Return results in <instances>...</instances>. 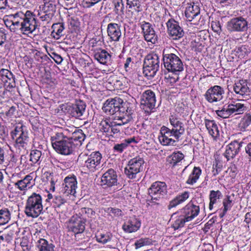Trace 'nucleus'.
I'll return each instance as SVG.
<instances>
[{
	"label": "nucleus",
	"instance_id": "64",
	"mask_svg": "<svg viewBox=\"0 0 251 251\" xmlns=\"http://www.w3.org/2000/svg\"><path fill=\"white\" fill-rule=\"evenodd\" d=\"M52 202L54 207H60L61 205L66 202V201L61 196L57 195L54 196Z\"/></svg>",
	"mask_w": 251,
	"mask_h": 251
},
{
	"label": "nucleus",
	"instance_id": "55",
	"mask_svg": "<svg viewBox=\"0 0 251 251\" xmlns=\"http://www.w3.org/2000/svg\"><path fill=\"white\" fill-rule=\"evenodd\" d=\"M11 218V214L9 210L4 208L0 210V225L7 224Z\"/></svg>",
	"mask_w": 251,
	"mask_h": 251
},
{
	"label": "nucleus",
	"instance_id": "10",
	"mask_svg": "<svg viewBox=\"0 0 251 251\" xmlns=\"http://www.w3.org/2000/svg\"><path fill=\"white\" fill-rule=\"evenodd\" d=\"M101 186L105 190L115 191L117 189L115 187L118 185V176L116 172L113 169H108L101 177Z\"/></svg>",
	"mask_w": 251,
	"mask_h": 251
},
{
	"label": "nucleus",
	"instance_id": "54",
	"mask_svg": "<svg viewBox=\"0 0 251 251\" xmlns=\"http://www.w3.org/2000/svg\"><path fill=\"white\" fill-rule=\"evenodd\" d=\"M77 215V217H80L86 221L87 218H92L95 215V212L91 208H81Z\"/></svg>",
	"mask_w": 251,
	"mask_h": 251
},
{
	"label": "nucleus",
	"instance_id": "27",
	"mask_svg": "<svg viewBox=\"0 0 251 251\" xmlns=\"http://www.w3.org/2000/svg\"><path fill=\"white\" fill-rule=\"evenodd\" d=\"M33 176V173H31L25 176L24 178L18 180L14 183L15 187L21 191L25 192L34 184Z\"/></svg>",
	"mask_w": 251,
	"mask_h": 251
},
{
	"label": "nucleus",
	"instance_id": "63",
	"mask_svg": "<svg viewBox=\"0 0 251 251\" xmlns=\"http://www.w3.org/2000/svg\"><path fill=\"white\" fill-rule=\"evenodd\" d=\"M26 131V130L24 129V127L23 126H16L14 129L10 133L11 138L16 141L20 136H21V132Z\"/></svg>",
	"mask_w": 251,
	"mask_h": 251
},
{
	"label": "nucleus",
	"instance_id": "41",
	"mask_svg": "<svg viewBox=\"0 0 251 251\" xmlns=\"http://www.w3.org/2000/svg\"><path fill=\"white\" fill-rule=\"evenodd\" d=\"M51 28L52 30L50 35L54 39L58 40L64 35L65 26L63 23H54L52 25Z\"/></svg>",
	"mask_w": 251,
	"mask_h": 251
},
{
	"label": "nucleus",
	"instance_id": "26",
	"mask_svg": "<svg viewBox=\"0 0 251 251\" xmlns=\"http://www.w3.org/2000/svg\"><path fill=\"white\" fill-rule=\"evenodd\" d=\"M172 136H174V133L171 129L164 126L161 127L158 139L162 145H175L176 141L171 138Z\"/></svg>",
	"mask_w": 251,
	"mask_h": 251
},
{
	"label": "nucleus",
	"instance_id": "47",
	"mask_svg": "<svg viewBox=\"0 0 251 251\" xmlns=\"http://www.w3.org/2000/svg\"><path fill=\"white\" fill-rule=\"evenodd\" d=\"M21 134V136H20L15 141V147L25 149L28 141V132L27 131H22Z\"/></svg>",
	"mask_w": 251,
	"mask_h": 251
},
{
	"label": "nucleus",
	"instance_id": "61",
	"mask_svg": "<svg viewBox=\"0 0 251 251\" xmlns=\"http://www.w3.org/2000/svg\"><path fill=\"white\" fill-rule=\"evenodd\" d=\"M31 243L29 241V237L27 236H23L21 239L20 246L23 251H30L31 249Z\"/></svg>",
	"mask_w": 251,
	"mask_h": 251
},
{
	"label": "nucleus",
	"instance_id": "43",
	"mask_svg": "<svg viewBox=\"0 0 251 251\" xmlns=\"http://www.w3.org/2000/svg\"><path fill=\"white\" fill-rule=\"evenodd\" d=\"M113 238L112 234L109 232H99L96 233L95 238L97 242L105 244L110 242Z\"/></svg>",
	"mask_w": 251,
	"mask_h": 251
},
{
	"label": "nucleus",
	"instance_id": "52",
	"mask_svg": "<svg viewBox=\"0 0 251 251\" xmlns=\"http://www.w3.org/2000/svg\"><path fill=\"white\" fill-rule=\"evenodd\" d=\"M68 26L72 32L79 30L80 23L76 16L69 17L68 19Z\"/></svg>",
	"mask_w": 251,
	"mask_h": 251
},
{
	"label": "nucleus",
	"instance_id": "19",
	"mask_svg": "<svg viewBox=\"0 0 251 251\" xmlns=\"http://www.w3.org/2000/svg\"><path fill=\"white\" fill-rule=\"evenodd\" d=\"M141 28L146 41L151 42L152 44H155L157 42V35L151 23L144 21L141 25Z\"/></svg>",
	"mask_w": 251,
	"mask_h": 251
},
{
	"label": "nucleus",
	"instance_id": "18",
	"mask_svg": "<svg viewBox=\"0 0 251 251\" xmlns=\"http://www.w3.org/2000/svg\"><path fill=\"white\" fill-rule=\"evenodd\" d=\"M42 180L44 185H46L50 191L54 192L56 184L58 182L59 176L50 170H47L45 167L42 169Z\"/></svg>",
	"mask_w": 251,
	"mask_h": 251
},
{
	"label": "nucleus",
	"instance_id": "15",
	"mask_svg": "<svg viewBox=\"0 0 251 251\" xmlns=\"http://www.w3.org/2000/svg\"><path fill=\"white\" fill-rule=\"evenodd\" d=\"M86 221L80 217L73 216L67 223V228L68 232L74 233L75 236L77 234H81L85 229Z\"/></svg>",
	"mask_w": 251,
	"mask_h": 251
},
{
	"label": "nucleus",
	"instance_id": "23",
	"mask_svg": "<svg viewBox=\"0 0 251 251\" xmlns=\"http://www.w3.org/2000/svg\"><path fill=\"white\" fill-rule=\"evenodd\" d=\"M244 140V139L241 142H238L237 140H235L226 146V149L224 155L227 161L233 159L239 153L241 148L243 144H244L243 140Z\"/></svg>",
	"mask_w": 251,
	"mask_h": 251
},
{
	"label": "nucleus",
	"instance_id": "62",
	"mask_svg": "<svg viewBox=\"0 0 251 251\" xmlns=\"http://www.w3.org/2000/svg\"><path fill=\"white\" fill-rule=\"evenodd\" d=\"M151 244V240L149 238H142L136 241L134 243L135 248L139 249L143 246L149 245Z\"/></svg>",
	"mask_w": 251,
	"mask_h": 251
},
{
	"label": "nucleus",
	"instance_id": "58",
	"mask_svg": "<svg viewBox=\"0 0 251 251\" xmlns=\"http://www.w3.org/2000/svg\"><path fill=\"white\" fill-rule=\"evenodd\" d=\"M126 4L129 9H133L136 12H139L143 10L142 5L139 0H126Z\"/></svg>",
	"mask_w": 251,
	"mask_h": 251
},
{
	"label": "nucleus",
	"instance_id": "14",
	"mask_svg": "<svg viewBox=\"0 0 251 251\" xmlns=\"http://www.w3.org/2000/svg\"><path fill=\"white\" fill-rule=\"evenodd\" d=\"M167 31L170 39L178 40L181 38L184 34L183 28L180 26L178 22L174 18L168 20L166 23Z\"/></svg>",
	"mask_w": 251,
	"mask_h": 251
},
{
	"label": "nucleus",
	"instance_id": "36",
	"mask_svg": "<svg viewBox=\"0 0 251 251\" xmlns=\"http://www.w3.org/2000/svg\"><path fill=\"white\" fill-rule=\"evenodd\" d=\"M96 123L99 125L100 131L108 137L112 124L110 119L100 116L96 120Z\"/></svg>",
	"mask_w": 251,
	"mask_h": 251
},
{
	"label": "nucleus",
	"instance_id": "1",
	"mask_svg": "<svg viewBox=\"0 0 251 251\" xmlns=\"http://www.w3.org/2000/svg\"><path fill=\"white\" fill-rule=\"evenodd\" d=\"M86 135L82 130L75 127H59L53 132L50 141L53 149L62 155H69L74 151L75 145L80 146Z\"/></svg>",
	"mask_w": 251,
	"mask_h": 251
},
{
	"label": "nucleus",
	"instance_id": "30",
	"mask_svg": "<svg viewBox=\"0 0 251 251\" xmlns=\"http://www.w3.org/2000/svg\"><path fill=\"white\" fill-rule=\"evenodd\" d=\"M107 32L111 41L118 42L122 36L121 25L116 23H110L107 25Z\"/></svg>",
	"mask_w": 251,
	"mask_h": 251
},
{
	"label": "nucleus",
	"instance_id": "11",
	"mask_svg": "<svg viewBox=\"0 0 251 251\" xmlns=\"http://www.w3.org/2000/svg\"><path fill=\"white\" fill-rule=\"evenodd\" d=\"M226 28L229 32H244L249 28V22L243 16L233 17L227 23Z\"/></svg>",
	"mask_w": 251,
	"mask_h": 251
},
{
	"label": "nucleus",
	"instance_id": "31",
	"mask_svg": "<svg viewBox=\"0 0 251 251\" xmlns=\"http://www.w3.org/2000/svg\"><path fill=\"white\" fill-rule=\"evenodd\" d=\"M93 54L95 59L101 64L108 65L111 63V55L104 49H96Z\"/></svg>",
	"mask_w": 251,
	"mask_h": 251
},
{
	"label": "nucleus",
	"instance_id": "39",
	"mask_svg": "<svg viewBox=\"0 0 251 251\" xmlns=\"http://www.w3.org/2000/svg\"><path fill=\"white\" fill-rule=\"evenodd\" d=\"M204 124L208 131V133L212 137L215 138L219 136V127L214 120L205 119Z\"/></svg>",
	"mask_w": 251,
	"mask_h": 251
},
{
	"label": "nucleus",
	"instance_id": "35",
	"mask_svg": "<svg viewBox=\"0 0 251 251\" xmlns=\"http://www.w3.org/2000/svg\"><path fill=\"white\" fill-rule=\"evenodd\" d=\"M109 83L112 84L114 89L120 90H125L129 86V84L126 77H118L117 76H110L108 79Z\"/></svg>",
	"mask_w": 251,
	"mask_h": 251
},
{
	"label": "nucleus",
	"instance_id": "46",
	"mask_svg": "<svg viewBox=\"0 0 251 251\" xmlns=\"http://www.w3.org/2000/svg\"><path fill=\"white\" fill-rule=\"evenodd\" d=\"M222 203L223 209L222 212L219 214V217L221 218H223L233 205V202L231 196L228 195L225 196L223 200Z\"/></svg>",
	"mask_w": 251,
	"mask_h": 251
},
{
	"label": "nucleus",
	"instance_id": "51",
	"mask_svg": "<svg viewBox=\"0 0 251 251\" xmlns=\"http://www.w3.org/2000/svg\"><path fill=\"white\" fill-rule=\"evenodd\" d=\"M42 152L38 150H32L30 151L29 161L31 165L39 164L41 161Z\"/></svg>",
	"mask_w": 251,
	"mask_h": 251
},
{
	"label": "nucleus",
	"instance_id": "4",
	"mask_svg": "<svg viewBox=\"0 0 251 251\" xmlns=\"http://www.w3.org/2000/svg\"><path fill=\"white\" fill-rule=\"evenodd\" d=\"M242 101H245V100L238 99L237 101H232L224 105L221 109L216 110L215 112L219 117L223 119L243 114L247 110V107L245 104L241 102Z\"/></svg>",
	"mask_w": 251,
	"mask_h": 251
},
{
	"label": "nucleus",
	"instance_id": "17",
	"mask_svg": "<svg viewBox=\"0 0 251 251\" xmlns=\"http://www.w3.org/2000/svg\"><path fill=\"white\" fill-rule=\"evenodd\" d=\"M149 194L151 198L150 201L152 202L153 200H159L167 193V187L165 182L156 181L153 183L149 189Z\"/></svg>",
	"mask_w": 251,
	"mask_h": 251
},
{
	"label": "nucleus",
	"instance_id": "24",
	"mask_svg": "<svg viewBox=\"0 0 251 251\" xmlns=\"http://www.w3.org/2000/svg\"><path fill=\"white\" fill-rule=\"evenodd\" d=\"M169 122L172 126V128L171 130L174 133V137L177 141H178L185 132L184 124L175 116H170Z\"/></svg>",
	"mask_w": 251,
	"mask_h": 251
},
{
	"label": "nucleus",
	"instance_id": "2",
	"mask_svg": "<svg viewBox=\"0 0 251 251\" xmlns=\"http://www.w3.org/2000/svg\"><path fill=\"white\" fill-rule=\"evenodd\" d=\"M3 21L11 31L20 30L25 34L32 33L38 26L36 15L28 10L16 9L12 13L5 15Z\"/></svg>",
	"mask_w": 251,
	"mask_h": 251
},
{
	"label": "nucleus",
	"instance_id": "56",
	"mask_svg": "<svg viewBox=\"0 0 251 251\" xmlns=\"http://www.w3.org/2000/svg\"><path fill=\"white\" fill-rule=\"evenodd\" d=\"M125 108H122V114H121V113H118V114H119V116H118V119L117 120L118 122H116V125H119L120 126L124 125L125 124H126L131 121L133 119H128V118H130L128 115L127 114H126L125 113Z\"/></svg>",
	"mask_w": 251,
	"mask_h": 251
},
{
	"label": "nucleus",
	"instance_id": "42",
	"mask_svg": "<svg viewBox=\"0 0 251 251\" xmlns=\"http://www.w3.org/2000/svg\"><path fill=\"white\" fill-rule=\"evenodd\" d=\"M202 173V170L200 167L195 166L191 173L189 174L185 183L189 185H193L196 183L200 177Z\"/></svg>",
	"mask_w": 251,
	"mask_h": 251
},
{
	"label": "nucleus",
	"instance_id": "5",
	"mask_svg": "<svg viewBox=\"0 0 251 251\" xmlns=\"http://www.w3.org/2000/svg\"><path fill=\"white\" fill-rule=\"evenodd\" d=\"M162 61L164 68L169 72L178 74L183 70V64L180 58L173 53H169L168 50L164 49Z\"/></svg>",
	"mask_w": 251,
	"mask_h": 251
},
{
	"label": "nucleus",
	"instance_id": "8",
	"mask_svg": "<svg viewBox=\"0 0 251 251\" xmlns=\"http://www.w3.org/2000/svg\"><path fill=\"white\" fill-rule=\"evenodd\" d=\"M84 170L89 173H94L101 167L102 155L99 151H95L90 154H85Z\"/></svg>",
	"mask_w": 251,
	"mask_h": 251
},
{
	"label": "nucleus",
	"instance_id": "22",
	"mask_svg": "<svg viewBox=\"0 0 251 251\" xmlns=\"http://www.w3.org/2000/svg\"><path fill=\"white\" fill-rule=\"evenodd\" d=\"M184 15L187 21L192 22L195 19L197 20L200 17V7L194 2L188 3L185 7ZM194 24L198 25L197 21Z\"/></svg>",
	"mask_w": 251,
	"mask_h": 251
},
{
	"label": "nucleus",
	"instance_id": "25",
	"mask_svg": "<svg viewBox=\"0 0 251 251\" xmlns=\"http://www.w3.org/2000/svg\"><path fill=\"white\" fill-rule=\"evenodd\" d=\"M141 226V221L134 216L129 217L126 220L122 226V229L125 232L131 233L138 231Z\"/></svg>",
	"mask_w": 251,
	"mask_h": 251
},
{
	"label": "nucleus",
	"instance_id": "32",
	"mask_svg": "<svg viewBox=\"0 0 251 251\" xmlns=\"http://www.w3.org/2000/svg\"><path fill=\"white\" fill-rule=\"evenodd\" d=\"M251 52V48L248 45L238 46L232 50V54H233L238 60H246Z\"/></svg>",
	"mask_w": 251,
	"mask_h": 251
},
{
	"label": "nucleus",
	"instance_id": "12",
	"mask_svg": "<svg viewBox=\"0 0 251 251\" xmlns=\"http://www.w3.org/2000/svg\"><path fill=\"white\" fill-rule=\"evenodd\" d=\"M156 96L154 92L150 90L145 91L141 98V107L146 113H150L155 108Z\"/></svg>",
	"mask_w": 251,
	"mask_h": 251
},
{
	"label": "nucleus",
	"instance_id": "57",
	"mask_svg": "<svg viewBox=\"0 0 251 251\" xmlns=\"http://www.w3.org/2000/svg\"><path fill=\"white\" fill-rule=\"evenodd\" d=\"M175 111L177 114L182 117L188 115V107L183 102L178 103L176 105Z\"/></svg>",
	"mask_w": 251,
	"mask_h": 251
},
{
	"label": "nucleus",
	"instance_id": "34",
	"mask_svg": "<svg viewBox=\"0 0 251 251\" xmlns=\"http://www.w3.org/2000/svg\"><path fill=\"white\" fill-rule=\"evenodd\" d=\"M171 219L172 220V226L175 230L183 227L185 223L189 222L179 210L172 214Z\"/></svg>",
	"mask_w": 251,
	"mask_h": 251
},
{
	"label": "nucleus",
	"instance_id": "37",
	"mask_svg": "<svg viewBox=\"0 0 251 251\" xmlns=\"http://www.w3.org/2000/svg\"><path fill=\"white\" fill-rule=\"evenodd\" d=\"M131 143H137L134 137L125 139L122 143L115 144L113 151L115 155L122 153Z\"/></svg>",
	"mask_w": 251,
	"mask_h": 251
},
{
	"label": "nucleus",
	"instance_id": "7",
	"mask_svg": "<svg viewBox=\"0 0 251 251\" xmlns=\"http://www.w3.org/2000/svg\"><path fill=\"white\" fill-rule=\"evenodd\" d=\"M160 60L158 55L153 52L148 54L145 57L143 64V74L148 79L156 75L159 69Z\"/></svg>",
	"mask_w": 251,
	"mask_h": 251
},
{
	"label": "nucleus",
	"instance_id": "59",
	"mask_svg": "<svg viewBox=\"0 0 251 251\" xmlns=\"http://www.w3.org/2000/svg\"><path fill=\"white\" fill-rule=\"evenodd\" d=\"M71 104L65 103L60 104L57 108V113L60 114L68 115L71 116Z\"/></svg>",
	"mask_w": 251,
	"mask_h": 251
},
{
	"label": "nucleus",
	"instance_id": "29",
	"mask_svg": "<svg viewBox=\"0 0 251 251\" xmlns=\"http://www.w3.org/2000/svg\"><path fill=\"white\" fill-rule=\"evenodd\" d=\"M238 174V169L235 165H233L228 167L226 171L225 172L224 175L218 177V181L222 180L224 178L225 182L228 185H231L235 182V179Z\"/></svg>",
	"mask_w": 251,
	"mask_h": 251
},
{
	"label": "nucleus",
	"instance_id": "3",
	"mask_svg": "<svg viewBox=\"0 0 251 251\" xmlns=\"http://www.w3.org/2000/svg\"><path fill=\"white\" fill-rule=\"evenodd\" d=\"M43 200L41 195L33 192L27 197L25 207V213L28 217L36 218L43 213Z\"/></svg>",
	"mask_w": 251,
	"mask_h": 251
},
{
	"label": "nucleus",
	"instance_id": "33",
	"mask_svg": "<svg viewBox=\"0 0 251 251\" xmlns=\"http://www.w3.org/2000/svg\"><path fill=\"white\" fill-rule=\"evenodd\" d=\"M86 105L81 100H76L75 103L71 104V116L80 119L85 111Z\"/></svg>",
	"mask_w": 251,
	"mask_h": 251
},
{
	"label": "nucleus",
	"instance_id": "20",
	"mask_svg": "<svg viewBox=\"0 0 251 251\" xmlns=\"http://www.w3.org/2000/svg\"><path fill=\"white\" fill-rule=\"evenodd\" d=\"M62 186L64 194L67 196L69 195L74 196L77 188L76 176L74 174L69 175L65 177Z\"/></svg>",
	"mask_w": 251,
	"mask_h": 251
},
{
	"label": "nucleus",
	"instance_id": "60",
	"mask_svg": "<svg viewBox=\"0 0 251 251\" xmlns=\"http://www.w3.org/2000/svg\"><path fill=\"white\" fill-rule=\"evenodd\" d=\"M223 168L222 162L218 159H215L212 165V174L213 176H216L222 171Z\"/></svg>",
	"mask_w": 251,
	"mask_h": 251
},
{
	"label": "nucleus",
	"instance_id": "28",
	"mask_svg": "<svg viewBox=\"0 0 251 251\" xmlns=\"http://www.w3.org/2000/svg\"><path fill=\"white\" fill-rule=\"evenodd\" d=\"M248 83V81L246 79H240L235 82L233 86L234 92L236 94L241 96L242 98L249 96L250 89Z\"/></svg>",
	"mask_w": 251,
	"mask_h": 251
},
{
	"label": "nucleus",
	"instance_id": "48",
	"mask_svg": "<svg viewBox=\"0 0 251 251\" xmlns=\"http://www.w3.org/2000/svg\"><path fill=\"white\" fill-rule=\"evenodd\" d=\"M18 232L19 231L17 227H9L6 233L0 236V242L5 241L7 243H11L14 235Z\"/></svg>",
	"mask_w": 251,
	"mask_h": 251
},
{
	"label": "nucleus",
	"instance_id": "44",
	"mask_svg": "<svg viewBox=\"0 0 251 251\" xmlns=\"http://www.w3.org/2000/svg\"><path fill=\"white\" fill-rule=\"evenodd\" d=\"M222 197L223 194L220 190L210 191L209 195V209L210 210H212L213 209L214 205L218 203L219 200L222 199Z\"/></svg>",
	"mask_w": 251,
	"mask_h": 251
},
{
	"label": "nucleus",
	"instance_id": "38",
	"mask_svg": "<svg viewBox=\"0 0 251 251\" xmlns=\"http://www.w3.org/2000/svg\"><path fill=\"white\" fill-rule=\"evenodd\" d=\"M189 196L190 193L188 191H184L177 195L174 199L170 201L168 205V208L171 209L183 203L189 198Z\"/></svg>",
	"mask_w": 251,
	"mask_h": 251
},
{
	"label": "nucleus",
	"instance_id": "50",
	"mask_svg": "<svg viewBox=\"0 0 251 251\" xmlns=\"http://www.w3.org/2000/svg\"><path fill=\"white\" fill-rule=\"evenodd\" d=\"M113 11L116 15L122 16L124 14L125 5L123 0H113Z\"/></svg>",
	"mask_w": 251,
	"mask_h": 251
},
{
	"label": "nucleus",
	"instance_id": "45",
	"mask_svg": "<svg viewBox=\"0 0 251 251\" xmlns=\"http://www.w3.org/2000/svg\"><path fill=\"white\" fill-rule=\"evenodd\" d=\"M184 157L183 154L180 151L173 152L167 157V164L170 166L174 167L180 162L184 158Z\"/></svg>",
	"mask_w": 251,
	"mask_h": 251
},
{
	"label": "nucleus",
	"instance_id": "49",
	"mask_svg": "<svg viewBox=\"0 0 251 251\" xmlns=\"http://www.w3.org/2000/svg\"><path fill=\"white\" fill-rule=\"evenodd\" d=\"M251 124V115L250 113H246L240 120L238 127L240 131H244Z\"/></svg>",
	"mask_w": 251,
	"mask_h": 251
},
{
	"label": "nucleus",
	"instance_id": "21",
	"mask_svg": "<svg viewBox=\"0 0 251 251\" xmlns=\"http://www.w3.org/2000/svg\"><path fill=\"white\" fill-rule=\"evenodd\" d=\"M179 210L190 222L199 214L200 208L199 205L194 204V201L191 200Z\"/></svg>",
	"mask_w": 251,
	"mask_h": 251
},
{
	"label": "nucleus",
	"instance_id": "6",
	"mask_svg": "<svg viewBox=\"0 0 251 251\" xmlns=\"http://www.w3.org/2000/svg\"><path fill=\"white\" fill-rule=\"evenodd\" d=\"M56 0H43V4L39 6L38 16L43 24L50 23L56 11Z\"/></svg>",
	"mask_w": 251,
	"mask_h": 251
},
{
	"label": "nucleus",
	"instance_id": "9",
	"mask_svg": "<svg viewBox=\"0 0 251 251\" xmlns=\"http://www.w3.org/2000/svg\"><path fill=\"white\" fill-rule=\"evenodd\" d=\"M145 163L143 158L138 156L131 159L125 168V173L129 179H134L136 175L143 170Z\"/></svg>",
	"mask_w": 251,
	"mask_h": 251
},
{
	"label": "nucleus",
	"instance_id": "16",
	"mask_svg": "<svg viewBox=\"0 0 251 251\" xmlns=\"http://www.w3.org/2000/svg\"><path fill=\"white\" fill-rule=\"evenodd\" d=\"M123 102V100L121 98H110L103 103L102 109L107 114L117 115L118 113H121L122 111V107H121V104Z\"/></svg>",
	"mask_w": 251,
	"mask_h": 251
},
{
	"label": "nucleus",
	"instance_id": "40",
	"mask_svg": "<svg viewBox=\"0 0 251 251\" xmlns=\"http://www.w3.org/2000/svg\"><path fill=\"white\" fill-rule=\"evenodd\" d=\"M38 251H55V246L44 238H39L36 242Z\"/></svg>",
	"mask_w": 251,
	"mask_h": 251
},
{
	"label": "nucleus",
	"instance_id": "53",
	"mask_svg": "<svg viewBox=\"0 0 251 251\" xmlns=\"http://www.w3.org/2000/svg\"><path fill=\"white\" fill-rule=\"evenodd\" d=\"M0 75L2 81L11 84V81L14 82V77L11 71L7 69H1L0 70Z\"/></svg>",
	"mask_w": 251,
	"mask_h": 251
},
{
	"label": "nucleus",
	"instance_id": "13",
	"mask_svg": "<svg viewBox=\"0 0 251 251\" xmlns=\"http://www.w3.org/2000/svg\"><path fill=\"white\" fill-rule=\"evenodd\" d=\"M225 90L219 85L210 87L204 94L205 100L210 103L221 102L224 99Z\"/></svg>",
	"mask_w": 251,
	"mask_h": 251
}]
</instances>
